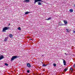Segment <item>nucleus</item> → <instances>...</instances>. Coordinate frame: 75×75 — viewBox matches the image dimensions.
I'll use <instances>...</instances> for the list:
<instances>
[{"instance_id":"nucleus-5","label":"nucleus","mask_w":75,"mask_h":75,"mask_svg":"<svg viewBox=\"0 0 75 75\" xmlns=\"http://www.w3.org/2000/svg\"><path fill=\"white\" fill-rule=\"evenodd\" d=\"M30 0H25L23 1V2L24 3H28L30 1Z\"/></svg>"},{"instance_id":"nucleus-14","label":"nucleus","mask_w":75,"mask_h":75,"mask_svg":"<svg viewBox=\"0 0 75 75\" xmlns=\"http://www.w3.org/2000/svg\"><path fill=\"white\" fill-rule=\"evenodd\" d=\"M69 11H70V12L71 13H72V12H73V9H70L69 10Z\"/></svg>"},{"instance_id":"nucleus-10","label":"nucleus","mask_w":75,"mask_h":75,"mask_svg":"<svg viewBox=\"0 0 75 75\" xmlns=\"http://www.w3.org/2000/svg\"><path fill=\"white\" fill-rule=\"evenodd\" d=\"M63 63L64 64V65H66V61H65V60L63 59Z\"/></svg>"},{"instance_id":"nucleus-19","label":"nucleus","mask_w":75,"mask_h":75,"mask_svg":"<svg viewBox=\"0 0 75 75\" xmlns=\"http://www.w3.org/2000/svg\"><path fill=\"white\" fill-rule=\"evenodd\" d=\"M18 30H21V28H20V27H19L18 28Z\"/></svg>"},{"instance_id":"nucleus-16","label":"nucleus","mask_w":75,"mask_h":75,"mask_svg":"<svg viewBox=\"0 0 75 75\" xmlns=\"http://www.w3.org/2000/svg\"><path fill=\"white\" fill-rule=\"evenodd\" d=\"M66 30H67V33H69V29H66Z\"/></svg>"},{"instance_id":"nucleus-7","label":"nucleus","mask_w":75,"mask_h":75,"mask_svg":"<svg viewBox=\"0 0 75 75\" xmlns=\"http://www.w3.org/2000/svg\"><path fill=\"white\" fill-rule=\"evenodd\" d=\"M64 22L65 24H67V23H68V22L66 20H64Z\"/></svg>"},{"instance_id":"nucleus-1","label":"nucleus","mask_w":75,"mask_h":75,"mask_svg":"<svg viewBox=\"0 0 75 75\" xmlns=\"http://www.w3.org/2000/svg\"><path fill=\"white\" fill-rule=\"evenodd\" d=\"M9 27H5L3 28L2 32H6V30H9Z\"/></svg>"},{"instance_id":"nucleus-13","label":"nucleus","mask_w":75,"mask_h":75,"mask_svg":"<svg viewBox=\"0 0 75 75\" xmlns=\"http://www.w3.org/2000/svg\"><path fill=\"white\" fill-rule=\"evenodd\" d=\"M28 13H30V12H26L25 13V14H28Z\"/></svg>"},{"instance_id":"nucleus-23","label":"nucleus","mask_w":75,"mask_h":75,"mask_svg":"<svg viewBox=\"0 0 75 75\" xmlns=\"http://www.w3.org/2000/svg\"><path fill=\"white\" fill-rule=\"evenodd\" d=\"M73 33H74H74H75V31H73Z\"/></svg>"},{"instance_id":"nucleus-25","label":"nucleus","mask_w":75,"mask_h":75,"mask_svg":"<svg viewBox=\"0 0 75 75\" xmlns=\"http://www.w3.org/2000/svg\"><path fill=\"white\" fill-rule=\"evenodd\" d=\"M29 40H33V39H30Z\"/></svg>"},{"instance_id":"nucleus-3","label":"nucleus","mask_w":75,"mask_h":75,"mask_svg":"<svg viewBox=\"0 0 75 75\" xmlns=\"http://www.w3.org/2000/svg\"><path fill=\"white\" fill-rule=\"evenodd\" d=\"M34 1H35L34 2V4H35L37 2H38V1H41V2L42 1L41 0H34Z\"/></svg>"},{"instance_id":"nucleus-22","label":"nucleus","mask_w":75,"mask_h":75,"mask_svg":"<svg viewBox=\"0 0 75 75\" xmlns=\"http://www.w3.org/2000/svg\"><path fill=\"white\" fill-rule=\"evenodd\" d=\"M27 72L28 73H30V71L29 70H28L27 71Z\"/></svg>"},{"instance_id":"nucleus-18","label":"nucleus","mask_w":75,"mask_h":75,"mask_svg":"<svg viewBox=\"0 0 75 75\" xmlns=\"http://www.w3.org/2000/svg\"><path fill=\"white\" fill-rule=\"evenodd\" d=\"M5 65H6V66H8V64H7V63H5Z\"/></svg>"},{"instance_id":"nucleus-26","label":"nucleus","mask_w":75,"mask_h":75,"mask_svg":"<svg viewBox=\"0 0 75 75\" xmlns=\"http://www.w3.org/2000/svg\"><path fill=\"white\" fill-rule=\"evenodd\" d=\"M10 25V23L9 24V25Z\"/></svg>"},{"instance_id":"nucleus-11","label":"nucleus","mask_w":75,"mask_h":75,"mask_svg":"<svg viewBox=\"0 0 75 75\" xmlns=\"http://www.w3.org/2000/svg\"><path fill=\"white\" fill-rule=\"evenodd\" d=\"M52 18H51V17H50L48 19H45V20H51V19Z\"/></svg>"},{"instance_id":"nucleus-2","label":"nucleus","mask_w":75,"mask_h":75,"mask_svg":"<svg viewBox=\"0 0 75 75\" xmlns=\"http://www.w3.org/2000/svg\"><path fill=\"white\" fill-rule=\"evenodd\" d=\"M18 57L17 56H14L12 57L11 59V61H13V60H14L15 59H16V58H17Z\"/></svg>"},{"instance_id":"nucleus-24","label":"nucleus","mask_w":75,"mask_h":75,"mask_svg":"<svg viewBox=\"0 0 75 75\" xmlns=\"http://www.w3.org/2000/svg\"><path fill=\"white\" fill-rule=\"evenodd\" d=\"M74 68H75V64L74 65Z\"/></svg>"},{"instance_id":"nucleus-4","label":"nucleus","mask_w":75,"mask_h":75,"mask_svg":"<svg viewBox=\"0 0 75 75\" xmlns=\"http://www.w3.org/2000/svg\"><path fill=\"white\" fill-rule=\"evenodd\" d=\"M27 66L28 67V68H30V67H31V65H30V64L29 63H28L27 64Z\"/></svg>"},{"instance_id":"nucleus-9","label":"nucleus","mask_w":75,"mask_h":75,"mask_svg":"<svg viewBox=\"0 0 75 75\" xmlns=\"http://www.w3.org/2000/svg\"><path fill=\"white\" fill-rule=\"evenodd\" d=\"M7 40H8V37H6L5 38L4 40V41L6 42L7 41Z\"/></svg>"},{"instance_id":"nucleus-27","label":"nucleus","mask_w":75,"mask_h":75,"mask_svg":"<svg viewBox=\"0 0 75 75\" xmlns=\"http://www.w3.org/2000/svg\"><path fill=\"white\" fill-rule=\"evenodd\" d=\"M65 54H66V53H65Z\"/></svg>"},{"instance_id":"nucleus-8","label":"nucleus","mask_w":75,"mask_h":75,"mask_svg":"<svg viewBox=\"0 0 75 75\" xmlns=\"http://www.w3.org/2000/svg\"><path fill=\"white\" fill-rule=\"evenodd\" d=\"M73 69L72 68H71L70 69V72H73Z\"/></svg>"},{"instance_id":"nucleus-20","label":"nucleus","mask_w":75,"mask_h":75,"mask_svg":"<svg viewBox=\"0 0 75 75\" xmlns=\"http://www.w3.org/2000/svg\"><path fill=\"white\" fill-rule=\"evenodd\" d=\"M67 68H66V69H65L64 70V71H67Z\"/></svg>"},{"instance_id":"nucleus-6","label":"nucleus","mask_w":75,"mask_h":75,"mask_svg":"<svg viewBox=\"0 0 75 75\" xmlns=\"http://www.w3.org/2000/svg\"><path fill=\"white\" fill-rule=\"evenodd\" d=\"M4 58V56L3 55L0 56V60Z\"/></svg>"},{"instance_id":"nucleus-17","label":"nucleus","mask_w":75,"mask_h":75,"mask_svg":"<svg viewBox=\"0 0 75 75\" xmlns=\"http://www.w3.org/2000/svg\"><path fill=\"white\" fill-rule=\"evenodd\" d=\"M47 64H43L42 67H46L47 65Z\"/></svg>"},{"instance_id":"nucleus-15","label":"nucleus","mask_w":75,"mask_h":75,"mask_svg":"<svg viewBox=\"0 0 75 75\" xmlns=\"http://www.w3.org/2000/svg\"><path fill=\"white\" fill-rule=\"evenodd\" d=\"M37 3H38V5H42L41 3L40 2H38Z\"/></svg>"},{"instance_id":"nucleus-12","label":"nucleus","mask_w":75,"mask_h":75,"mask_svg":"<svg viewBox=\"0 0 75 75\" xmlns=\"http://www.w3.org/2000/svg\"><path fill=\"white\" fill-rule=\"evenodd\" d=\"M10 38H13V35L10 34L9 35Z\"/></svg>"},{"instance_id":"nucleus-21","label":"nucleus","mask_w":75,"mask_h":75,"mask_svg":"<svg viewBox=\"0 0 75 75\" xmlns=\"http://www.w3.org/2000/svg\"><path fill=\"white\" fill-rule=\"evenodd\" d=\"M56 64H53V66L54 67H56Z\"/></svg>"}]
</instances>
